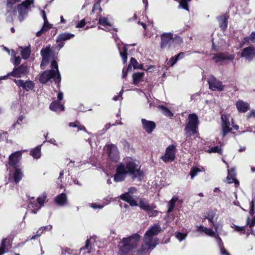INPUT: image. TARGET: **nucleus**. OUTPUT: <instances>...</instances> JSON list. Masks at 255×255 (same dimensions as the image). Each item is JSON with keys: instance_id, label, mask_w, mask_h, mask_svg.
Wrapping results in <instances>:
<instances>
[{"instance_id": "obj_1", "label": "nucleus", "mask_w": 255, "mask_h": 255, "mask_svg": "<svg viewBox=\"0 0 255 255\" xmlns=\"http://www.w3.org/2000/svg\"><path fill=\"white\" fill-rule=\"evenodd\" d=\"M34 3V0H6L5 7L7 13L11 16L18 15L20 22L24 20L25 16L30 9L31 5Z\"/></svg>"}, {"instance_id": "obj_2", "label": "nucleus", "mask_w": 255, "mask_h": 255, "mask_svg": "<svg viewBox=\"0 0 255 255\" xmlns=\"http://www.w3.org/2000/svg\"><path fill=\"white\" fill-rule=\"evenodd\" d=\"M140 238L138 234H134L128 238H123L119 245L118 255H133Z\"/></svg>"}, {"instance_id": "obj_3", "label": "nucleus", "mask_w": 255, "mask_h": 255, "mask_svg": "<svg viewBox=\"0 0 255 255\" xmlns=\"http://www.w3.org/2000/svg\"><path fill=\"white\" fill-rule=\"evenodd\" d=\"M199 124L198 116L195 114H189L188 122L184 128L185 136L191 137L198 133Z\"/></svg>"}, {"instance_id": "obj_4", "label": "nucleus", "mask_w": 255, "mask_h": 255, "mask_svg": "<svg viewBox=\"0 0 255 255\" xmlns=\"http://www.w3.org/2000/svg\"><path fill=\"white\" fill-rule=\"evenodd\" d=\"M126 167L128 173L135 178L140 177L142 175V171L140 170L138 165L132 160L126 162Z\"/></svg>"}, {"instance_id": "obj_5", "label": "nucleus", "mask_w": 255, "mask_h": 255, "mask_svg": "<svg viewBox=\"0 0 255 255\" xmlns=\"http://www.w3.org/2000/svg\"><path fill=\"white\" fill-rule=\"evenodd\" d=\"M128 173L125 165L123 163H120L117 166L116 173L114 176L115 181L117 182L123 181Z\"/></svg>"}, {"instance_id": "obj_6", "label": "nucleus", "mask_w": 255, "mask_h": 255, "mask_svg": "<svg viewBox=\"0 0 255 255\" xmlns=\"http://www.w3.org/2000/svg\"><path fill=\"white\" fill-rule=\"evenodd\" d=\"M175 146L172 144L166 149L165 154L161 157V159L165 163L171 162L175 158Z\"/></svg>"}, {"instance_id": "obj_7", "label": "nucleus", "mask_w": 255, "mask_h": 255, "mask_svg": "<svg viewBox=\"0 0 255 255\" xmlns=\"http://www.w3.org/2000/svg\"><path fill=\"white\" fill-rule=\"evenodd\" d=\"M27 72V67L26 65L21 64L17 68H13L12 72L8 73L7 75L3 77V79H7L9 76H12L13 77L19 78L21 75H25Z\"/></svg>"}, {"instance_id": "obj_8", "label": "nucleus", "mask_w": 255, "mask_h": 255, "mask_svg": "<svg viewBox=\"0 0 255 255\" xmlns=\"http://www.w3.org/2000/svg\"><path fill=\"white\" fill-rule=\"evenodd\" d=\"M107 149L110 159L114 162H117L120 158L117 147L113 144H110L107 145Z\"/></svg>"}, {"instance_id": "obj_9", "label": "nucleus", "mask_w": 255, "mask_h": 255, "mask_svg": "<svg viewBox=\"0 0 255 255\" xmlns=\"http://www.w3.org/2000/svg\"><path fill=\"white\" fill-rule=\"evenodd\" d=\"M208 84L209 89L212 91H222L224 90L225 86L222 82L216 79L214 76H211L209 79Z\"/></svg>"}, {"instance_id": "obj_10", "label": "nucleus", "mask_w": 255, "mask_h": 255, "mask_svg": "<svg viewBox=\"0 0 255 255\" xmlns=\"http://www.w3.org/2000/svg\"><path fill=\"white\" fill-rule=\"evenodd\" d=\"M56 72L54 70H45L40 75L39 81L41 84H46L51 79L56 78Z\"/></svg>"}, {"instance_id": "obj_11", "label": "nucleus", "mask_w": 255, "mask_h": 255, "mask_svg": "<svg viewBox=\"0 0 255 255\" xmlns=\"http://www.w3.org/2000/svg\"><path fill=\"white\" fill-rule=\"evenodd\" d=\"M173 33L171 32L163 33L161 35L160 48L163 49L166 47L170 48L172 47Z\"/></svg>"}, {"instance_id": "obj_12", "label": "nucleus", "mask_w": 255, "mask_h": 255, "mask_svg": "<svg viewBox=\"0 0 255 255\" xmlns=\"http://www.w3.org/2000/svg\"><path fill=\"white\" fill-rule=\"evenodd\" d=\"M21 158V153L19 151H16L11 154L8 158V164L13 168L19 166V162Z\"/></svg>"}, {"instance_id": "obj_13", "label": "nucleus", "mask_w": 255, "mask_h": 255, "mask_svg": "<svg viewBox=\"0 0 255 255\" xmlns=\"http://www.w3.org/2000/svg\"><path fill=\"white\" fill-rule=\"evenodd\" d=\"M242 57L251 61L255 57V47L252 45L244 48L241 54Z\"/></svg>"}, {"instance_id": "obj_14", "label": "nucleus", "mask_w": 255, "mask_h": 255, "mask_svg": "<svg viewBox=\"0 0 255 255\" xmlns=\"http://www.w3.org/2000/svg\"><path fill=\"white\" fill-rule=\"evenodd\" d=\"M143 129L148 133H151L156 128V125L154 122L147 120L145 119L141 120Z\"/></svg>"}, {"instance_id": "obj_15", "label": "nucleus", "mask_w": 255, "mask_h": 255, "mask_svg": "<svg viewBox=\"0 0 255 255\" xmlns=\"http://www.w3.org/2000/svg\"><path fill=\"white\" fill-rule=\"evenodd\" d=\"M235 56L233 54L226 55L225 53L223 52L214 54L212 57L213 60L216 63H220L226 60H233Z\"/></svg>"}, {"instance_id": "obj_16", "label": "nucleus", "mask_w": 255, "mask_h": 255, "mask_svg": "<svg viewBox=\"0 0 255 255\" xmlns=\"http://www.w3.org/2000/svg\"><path fill=\"white\" fill-rule=\"evenodd\" d=\"M138 206L141 210H143L147 213H148V212L153 210L156 207L153 204H149L148 201L145 198H140Z\"/></svg>"}, {"instance_id": "obj_17", "label": "nucleus", "mask_w": 255, "mask_h": 255, "mask_svg": "<svg viewBox=\"0 0 255 255\" xmlns=\"http://www.w3.org/2000/svg\"><path fill=\"white\" fill-rule=\"evenodd\" d=\"M221 120L222 121V130L223 135L225 136L229 132L231 131L232 128L230 127V123L226 115H223L221 116Z\"/></svg>"}, {"instance_id": "obj_18", "label": "nucleus", "mask_w": 255, "mask_h": 255, "mask_svg": "<svg viewBox=\"0 0 255 255\" xmlns=\"http://www.w3.org/2000/svg\"><path fill=\"white\" fill-rule=\"evenodd\" d=\"M229 18V14L228 13H226L224 14L221 15L217 17L219 26L223 31H225L227 29L228 23V20Z\"/></svg>"}, {"instance_id": "obj_19", "label": "nucleus", "mask_w": 255, "mask_h": 255, "mask_svg": "<svg viewBox=\"0 0 255 255\" xmlns=\"http://www.w3.org/2000/svg\"><path fill=\"white\" fill-rule=\"evenodd\" d=\"M55 203L59 206H66L68 203V198L66 193H62L54 198Z\"/></svg>"}, {"instance_id": "obj_20", "label": "nucleus", "mask_w": 255, "mask_h": 255, "mask_svg": "<svg viewBox=\"0 0 255 255\" xmlns=\"http://www.w3.org/2000/svg\"><path fill=\"white\" fill-rule=\"evenodd\" d=\"M52 227L51 225L46 226L45 227H41L39 229V230L36 232L35 235H33L32 236H29L27 238V239L24 242H23L22 244L24 245L25 243L29 242V241L35 240L38 237H40L41 235L43 234V232L44 230H51Z\"/></svg>"}, {"instance_id": "obj_21", "label": "nucleus", "mask_w": 255, "mask_h": 255, "mask_svg": "<svg viewBox=\"0 0 255 255\" xmlns=\"http://www.w3.org/2000/svg\"><path fill=\"white\" fill-rule=\"evenodd\" d=\"M120 198L124 201L128 203L131 207L137 206L138 204L133 199L132 197L128 193H125L120 196Z\"/></svg>"}, {"instance_id": "obj_22", "label": "nucleus", "mask_w": 255, "mask_h": 255, "mask_svg": "<svg viewBox=\"0 0 255 255\" xmlns=\"http://www.w3.org/2000/svg\"><path fill=\"white\" fill-rule=\"evenodd\" d=\"M236 108L240 113H245L250 109L249 104L243 100H239L236 102Z\"/></svg>"}, {"instance_id": "obj_23", "label": "nucleus", "mask_w": 255, "mask_h": 255, "mask_svg": "<svg viewBox=\"0 0 255 255\" xmlns=\"http://www.w3.org/2000/svg\"><path fill=\"white\" fill-rule=\"evenodd\" d=\"M53 51L51 49L50 45L46 46L43 48L40 51V54L43 60L45 61L49 60L50 55L53 54Z\"/></svg>"}, {"instance_id": "obj_24", "label": "nucleus", "mask_w": 255, "mask_h": 255, "mask_svg": "<svg viewBox=\"0 0 255 255\" xmlns=\"http://www.w3.org/2000/svg\"><path fill=\"white\" fill-rule=\"evenodd\" d=\"M157 241L158 240H157L156 242L153 241V236H150V235H146L145 234H144L143 241L145 245L147 246L149 249H154L157 245Z\"/></svg>"}, {"instance_id": "obj_25", "label": "nucleus", "mask_w": 255, "mask_h": 255, "mask_svg": "<svg viewBox=\"0 0 255 255\" xmlns=\"http://www.w3.org/2000/svg\"><path fill=\"white\" fill-rule=\"evenodd\" d=\"M49 109L52 111L60 112L64 110V107L59 101L55 100L50 104Z\"/></svg>"}, {"instance_id": "obj_26", "label": "nucleus", "mask_w": 255, "mask_h": 255, "mask_svg": "<svg viewBox=\"0 0 255 255\" xmlns=\"http://www.w3.org/2000/svg\"><path fill=\"white\" fill-rule=\"evenodd\" d=\"M162 230L159 225L156 224L154 226L151 227L150 229H149L146 232L145 235L154 236L158 235L159 233L161 232Z\"/></svg>"}, {"instance_id": "obj_27", "label": "nucleus", "mask_w": 255, "mask_h": 255, "mask_svg": "<svg viewBox=\"0 0 255 255\" xmlns=\"http://www.w3.org/2000/svg\"><path fill=\"white\" fill-rule=\"evenodd\" d=\"M75 35L68 32H63L59 34L56 38V41H65L74 38Z\"/></svg>"}, {"instance_id": "obj_28", "label": "nucleus", "mask_w": 255, "mask_h": 255, "mask_svg": "<svg viewBox=\"0 0 255 255\" xmlns=\"http://www.w3.org/2000/svg\"><path fill=\"white\" fill-rule=\"evenodd\" d=\"M144 74L143 72H134L133 73L132 77L133 79L132 84L134 85H138L140 81H142Z\"/></svg>"}, {"instance_id": "obj_29", "label": "nucleus", "mask_w": 255, "mask_h": 255, "mask_svg": "<svg viewBox=\"0 0 255 255\" xmlns=\"http://www.w3.org/2000/svg\"><path fill=\"white\" fill-rule=\"evenodd\" d=\"M51 67L52 69L56 72V78L55 79V82L59 84L61 81V76L58 70V66L57 62L56 60H54L52 61L51 64Z\"/></svg>"}, {"instance_id": "obj_30", "label": "nucleus", "mask_w": 255, "mask_h": 255, "mask_svg": "<svg viewBox=\"0 0 255 255\" xmlns=\"http://www.w3.org/2000/svg\"><path fill=\"white\" fill-rule=\"evenodd\" d=\"M15 170L13 173V181L14 182L17 184L22 179L23 177V174L21 171V169L17 168H14Z\"/></svg>"}, {"instance_id": "obj_31", "label": "nucleus", "mask_w": 255, "mask_h": 255, "mask_svg": "<svg viewBox=\"0 0 255 255\" xmlns=\"http://www.w3.org/2000/svg\"><path fill=\"white\" fill-rule=\"evenodd\" d=\"M8 246H11L10 241L6 238L2 239L0 245V255H2L5 253L6 247Z\"/></svg>"}, {"instance_id": "obj_32", "label": "nucleus", "mask_w": 255, "mask_h": 255, "mask_svg": "<svg viewBox=\"0 0 255 255\" xmlns=\"http://www.w3.org/2000/svg\"><path fill=\"white\" fill-rule=\"evenodd\" d=\"M41 145H39L30 151V154L35 159H38L41 156Z\"/></svg>"}, {"instance_id": "obj_33", "label": "nucleus", "mask_w": 255, "mask_h": 255, "mask_svg": "<svg viewBox=\"0 0 255 255\" xmlns=\"http://www.w3.org/2000/svg\"><path fill=\"white\" fill-rule=\"evenodd\" d=\"M178 197L177 196H174L169 201L168 204V209L166 212L167 214H170L173 211L175 206V203L176 201L178 200Z\"/></svg>"}, {"instance_id": "obj_34", "label": "nucleus", "mask_w": 255, "mask_h": 255, "mask_svg": "<svg viewBox=\"0 0 255 255\" xmlns=\"http://www.w3.org/2000/svg\"><path fill=\"white\" fill-rule=\"evenodd\" d=\"M100 2L97 1V2L94 4L92 9V13H96L97 18L101 15L102 11V8L100 5Z\"/></svg>"}, {"instance_id": "obj_35", "label": "nucleus", "mask_w": 255, "mask_h": 255, "mask_svg": "<svg viewBox=\"0 0 255 255\" xmlns=\"http://www.w3.org/2000/svg\"><path fill=\"white\" fill-rule=\"evenodd\" d=\"M158 108L161 111L162 114L166 117H172L173 116V114L170 111V110L165 106L162 105H159L158 106Z\"/></svg>"}, {"instance_id": "obj_36", "label": "nucleus", "mask_w": 255, "mask_h": 255, "mask_svg": "<svg viewBox=\"0 0 255 255\" xmlns=\"http://www.w3.org/2000/svg\"><path fill=\"white\" fill-rule=\"evenodd\" d=\"M128 48L126 45L123 47L122 50L120 51V55L122 58L123 64H125L127 62L128 59Z\"/></svg>"}, {"instance_id": "obj_37", "label": "nucleus", "mask_w": 255, "mask_h": 255, "mask_svg": "<svg viewBox=\"0 0 255 255\" xmlns=\"http://www.w3.org/2000/svg\"><path fill=\"white\" fill-rule=\"evenodd\" d=\"M183 42V39L179 36H172V47L180 46Z\"/></svg>"}, {"instance_id": "obj_38", "label": "nucleus", "mask_w": 255, "mask_h": 255, "mask_svg": "<svg viewBox=\"0 0 255 255\" xmlns=\"http://www.w3.org/2000/svg\"><path fill=\"white\" fill-rule=\"evenodd\" d=\"M69 126L70 127L77 128V131L83 130L86 131L87 130L86 128L84 126H81L80 123L78 121H76L75 122L70 123Z\"/></svg>"}, {"instance_id": "obj_39", "label": "nucleus", "mask_w": 255, "mask_h": 255, "mask_svg": "<svg viewBox=\"0 0 255 255\" xmlns=\"http://www.w3.org/2000/svg\"><path fill=\"white\" fill-rule=\"evenodd\" d=\"M34 197H32L31 199H29L30 203L29 204V208H33V212L34 213H36L37 211L40 208V206H38V203L35 202L34 201Z\"/></svg>"}, {"instance_id": "obj_40", "label": "nucleus", "mask_w": 255, "mask_h": 255, "mask_svg": "<svg viewBox=\"0 0 255 255\" xmlns=\"http://www.w3.org/2000/svg\"><path fill=\"white\" fill-rule=\"evenodd\" d=\"M31 50L29 47L23 48L21 51V55L23 59H27L30 55Z\"/></svg>"}, {"instance_id": "obj_41", "label": "nucleus", "mask_w": 255, "mask_h": 255, "mask_svg": "<svg viewBox=\"0 0 255 255\" xmlns=\"http://www.w3.org/2000/svg\"><path fill=\"white\" fill-rule=\"evenodd\" d=\"M208 153H218L220 155H222L223 153V149L221 147H220L218 145L215 146L210 148L207 151Z\"/></svg>"}, {"instance_id": "obj_42", "label": "nucleus", "mask_w": 255, "mask_h": 255, "mask_svg": "<svg viewBox=\"0 0 255 255\" xmlns=\"http://www.w3.org/2000/svg\"><path fill=\"white\" fill-rule=\"evenodd\" d=\"M98 23L103 26H111L110 22L109 21L108 18L106 17H102L101 14L99 16Z\"/></svg>"}, {"instance_id": "obj_43", "label": "nucleus", "mask_w": 255, "mask_h": 255, "mask_svg": "<svg viewBox=\"0 0 255 255\" xmlns=\"http://www.w3.org/2000/svg\"><path fill=\"white\" fill-rule=\"evenodd\" d=\"M34 83L32 81H26L24 83V87H23V89L26 90V91H28L29 90H32L34 89Z\"/></svg>"}, {"instance_id": "obj_44", "label": "nucleus", "mask_w": 255, "mask_h": 255, "mask_svg": "<svg viewBox=\"0 0 255 255\" xmlns=\"http://www.w3.org/2000/svg\"><path fill=\"white\" fill-rule=\"evenodd\" d=\"M91 238L87 239L86 241V244L84 247H82L80 249V251L82 252L83 250H88V253L90 254L91 252Z\"/></svg>"}, {"instance_id": "obj_45", "label": "nucleus", "mask_w": 255, "mask_h": 255, "mask_svg": "<svg viewBox=\"0 0 255 255\" xmlns=\"http://www.w3.org/2000/svg\"><path fill=\"white\" fill-rule=\"evenodd\" d=\"M46 198L47 194L45 192L43 193L37 198V201L40 207L43 206L45 200Z\"/></svg>"}, {"instance_id": "obj_46", "label": "nucleus", "mask_w": 255, "mask_h": 255, "mask_svg": "<svg viewBox=\"0 0 255 255\" xmlns=\"http://www.w3.org/2000/svg\"><path fill=\"white\" fill-rule=\"evenodd\" d=\"M245 42L249 43L250 42H255V32H252L251 34L248 36L244 37Z\"/></svg>"}, {"instance_id": "obj_47", "label": "nucleus", "mask_w": 255, "mask_h": 255, "mask_svg": "<svg viewBox=\"0 0 255 255\" xmlns=\"http://www.w3.org/2000/svg\"><path fill=\"white\" fill-rule=\"evenodd\" d=\"M201 170L196 167H192L190 171V175L191 176V179H193L198 172H201Z\"/></svg>"}, {"instance_id": "obj_48", "label": "nucleus", "mask_w": 255, "mask_h": 255, "mask_svg": "<svg viewBox=\"0 0 255 255\" xmlns=\"http://www.w3.org/2000/svg\"><path fill=\"white\" fill-rule=\"evenodd\" d=\"M247 225L249 226L250 228H252L255 226V216L252 219L251 221H250L249 217L247 218Z\"/></svg>"}, {"instance_id": "obj_49", "label": "nucleus", "mask_w": 255, "mask_h": 255, "mask_svg": "<svg viewBox=\"0 0 255 255\" xmlns=\"http://www.w3.org/2000/svg\"><path fill=\"white\" fill-rule=\"evenodd\" d=\"M52 27V24L48 23V21H44L43 25L41 28L43 31L45 32Z\"/></svg>"}, {"instance_id": "obj_50", "label": "nucleus", "mask_w": 255, "mask_h": 255, "mask_svg": "<svg viewBox=\"0 0 255 255\" xmlns=\"http://www.w3.org/2000/svg\"><path fill=\"white\" fill-rule=\"evenodd\" d=\"M179 55H176L170 58L169 63H170V66H173L179 60Z\"/></svg>"}, {"instance_id": "obj_51", "label": "nucleus", "mask_w": 255, "mask_h": 255, "mask_svg": "<svg viewBox=\"0 0 255 255\" xmlns=\"http://www.w3.org/2000/svg\"><path fill=\"white\" fill-rule=\"evenodd\" d=\"M234 228L236 231L241 232L242 234H245L246 229L245 226L240 227L237 225H234Z\"/></svg>"}, {"instance_id": "obj_52", "label": "nucleus", "mask_w": 255, "mask_h": 255, "mask_svg": "<svg viewBox=\"0 0 255 255\" xmlns=\"http://www.w3.org/2000/svg\"><path fill=\"white\" fill-rule=\"evenodd\" d=\"M130 64L132 66L134 69H136V67H138V63L135 58L133 57H131L130 59Z\"/></svg>"}, {"instance_id": "obj_53", "label": "nucleus", "mask_w": 255, "mask_h": 255, "mask_svg": "<svg viewBox=\"0 0 255 255\" xmlns=\"http://www.w3.org/2000/svg\"><path fill=\"white\" fill-rule=\"evenodd\" d=\"M180 5L184 9L189 10L188 3L184 0H181Z\"/></svg>"}, {"instance_id": "obj_54", "label": "nucleus", "mask_w": 255, "mask_h": 255, "mask_svg": "<svg viewBox=\"0 0 255 255\" xmlns=\"http://www.w3.org/2000/svg\"><path fill=\"white\" fill-rule=\"evenodd\" d=\"M176 237L178 240L182 241V240L185 239L186 237V234H185L181 232H177L176 234Z\"/></svg>"}, {"instance_id": "obj_55", "label": "nucleus", "mask_w": 255, "mask_h": 255, "mask_svg": "<svg viewBox=\"0 0 255 255\" xmlns=\"http://www.w3.org/2000/svg\"><path fill=\"white\" fill-rule=\"evenodd\" d=\"M86 22L85 21V18L82 19L77 22L76 24L77 28H83L86 25Z\"/></svg>"}, {"instance_id": "obj_56", "label": "nucleus", "mask_w": 255, "mask_h": 255, "mask_svg": "<svg viewBox=\"0 0 255 255\" xmlns=\"http://www.w3.org/2000/svg\"><path fill=\"white\" fill-rule=\"evenodd\" d=\"M14 81L15 83H16V84L17 85V86L23 88V87H24V83H25L24 80H21V79H19V80L14 79Z\"/></svg>"}, {"instance_id": "obj_57", "label": "nucleus", "mask_w": 255, "mask_h": 255, "mask_svg": "<svg viewBox=\"0 0 255 255\" xmlns=\"http://www.w3.org/2000/svg\"><path fill=\"white\" fill-rule=\"evenodd\" d=\"M231 177L232 179L236 178L235 170L233 168H231L230 170H228V175Z\"/></svg>"}, {"instance_id": "obj_58", "label": "nucleus", "mask_w": 255, "mask_h": 255, "mask_svg": "<svg viewBox=\"0 0 255 255\" xmlns=\"http://www.w3.org/2000/svg\"><path fill=\"white\" fill-rule=\"evenodd\" d=\"M204 232L210 236H213L215 234V232L212 229L207 228H205Z\"/></svg>"}, {"instance_id": "obj_59", "label": "nucleus", "mask_w": 255, "mask_h": 255, "mask_svg": "<svg viewBox=\"0 0 255 255\" xmlns=\"http://www.w3.org/2000/svg\"><path fill=\"white\" fill-rule=\"evenodd\" d=\"M214 218V214H208V216L205 217V218L208 219L209 222L212 224H213V223H214V222H213Z\"/></svg>"}, {"instance_id": "obj_60", "label": "nucleus", "mask_w": 255, "mask_h": 255, "mask_svg": "<svg viewBox=\"0 0 255 255\" xmlns=\"http://www.w3.org/2000/svg\"><path fill=\"white\" fill-rule=\"evenodd\" d=\"M24 116H23L22 115H20L19 116V117L18 118L16 123L13 124L12 126L15 128L16 124L21 125L20 123L22 122L23 120L24 119Z\"/></svg>"}, {"instance_id": "obj_61", "label": "nucleus", "mask_w": 255, "mask_h": 255, "mask_svg": "<svg viewBox=\"0 0 255 255\" xmlns=\"http://www.w3.org/2000/svg\"><path fill=\"white\" fill-rule=\"evenodd\" d=\"M159 212L157 210H153L152 211H150L147 213L149 217H156L157 216Z\"/></svg>"}, {"instance_id": "obj_62", "label": "nucleus", "mask_w": 255, "mask_h": 255, "mask_svg": "<svg viewBox=\"0 0 255 255\" xmlns=\"http://www.w3.org/2000/svg\"><path fill=\"white\" fill-rule=\"evenodd\" d=\"M21 62V59L19 56H15L14 58V61L13 62V64L15 66H17L20 64Z\"/></svg>"}, {"instance_id": "obj_63", "label": "nucleus", "mask_w": 255, "mask_h": 255, "mask_svg": "<svg viewBox=\"0 0 255 255\" xmlns=\"http://www.w3.org/2000/svg\"><path fill=\"white\" fill-rule=\"evenodd\" d=\"M245 234L247 235V237H248L251 234L255 236L254 231L252 228H251L250 230H246Z\"/></svg>"}, {"instance_id": "obj_64", "label": "nucleus", "mask_w": 255, "mask_h": 255, "mask_svg": "<svg viewBox=\"0 0 255 255\" xmlns=\"http://www.w3.org/2000/svg\"><path fill=\"white\" fill-rule=\"evenodd\" d=\"M70 249L66 248L63 249L62 251L61 255H66V254L70 255Z\"/></svg>"}]
</instances>
